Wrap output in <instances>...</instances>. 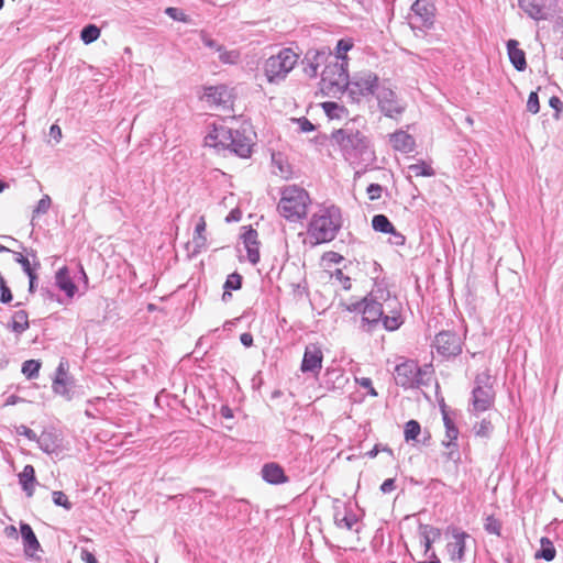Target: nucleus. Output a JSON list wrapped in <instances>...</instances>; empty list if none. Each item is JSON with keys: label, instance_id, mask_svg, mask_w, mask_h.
<instances>
[{"label": "nucleus", "instance_id": "f257e3e1", "mask_svg": "<svg viewBox=\"0 0 563 563\" xmlns=\"http://www.w3.org/2000/svg\"><path fill=\"white\" fill-rule=\"evenodd\" d=\"M331 142L338 146L343 159L352 168H371L376 162V153L365 130L357 129L355 121L331 133Z\"/></svg>", "mask_w": 563, "mask_h": 563}, {"label": "nucleus", "instance_id": "f03ea898", "mask_svg": "<svg viewBox=\"0 0 563 563\" xmlns=\"http://www.w3.org/2000/svg\"><path fill=\"white\" fill-rule=\"evenodd\" d=\"M389 299V291L383 288L372 290L368 295L357 301L340 302V307L344 311L361 313L360 329L372 334L380 324L384 306L383 301Z\"/></svg>", "mask_w": 563, "mask_h": 563}, {"label": "nucleus", "instance_id": "7ed1b4c3", "mask_svg": "<svg viewBox=\"0 0 563 563\" xmlns=\"http://www.w3.org/2000/svg\"><path fill=\"white\" fill-rule=\"evenodd\" d=\"M252 126L243 123L240 129H232L227 125H216L207 135L206 142L213 147L229 148L238 156L246 158L252 153L253 139Z\"/></svg>", "mask_w": 563, "mask_h": 563}, {"label": "nucleus", "instance_id": "20e7f679", "mask_svg": "<svg viewBox=\"0 0 563 563\" xmlns=\"http://www.w3.org/2000/svg\"><path fill=\"white\" fill-rule=\"evenodd\" d=\"M342 227V214L339 207L329 206L316 212L308 225V234L314 244L331 242Z\"/></svg>", "mask_w": 563, "mask_h": 563}, {"label": "nucleus", "instance_id": "39448f33", "mask_svg": "<svg viewBox=\"0 0 563 563\" xmlns=\"http://www.w3.org/2000/svg\"><path fill=\"white\" fill-rule=\"evenodd\" d=\"M309 203V194L301 187L290 185L282 190L277 209L282 217L296 222L306 218Z\"/></svg>", "mask_w": 563, "mask_h": 563}, {"label": "nucleus", "instance_id": "423d86ee", "mask_svg": "<svg viewBox=\"0 0 563 563\" xmlns=\"http://www.w3.org/2000/svg\"><path fill=\"white\" fill-rule=\"evenodd\" d=\"M400 362L395 366L394 378L398 386L409 389L420 386H427L433 374L432 365L420 367L413 360L405 357L399 358Z\"/></svg>", "mask_w": 563, "mask_h": 563}, {"label": "nucleus", "instance_id": "0eeeda50", "mask_svg": "<svg viewBox=\"0 0 563 563\" xmlns=\"http://www.w3.org/2000/svg\"><path fill=\"white\" fill-rule=\"evenodd\" d=\"M298 55L291 48H283L276 55L268 57L264 65V75L269 84L283 81L294 69Z\"/></svg>", "mask_w": 563, "mask_h": 563}, {"label": "nucleus", "instance_id": "6e6552de", "mask_svg": "<svg viewBox=\"0 0 563 563\" xmlns=\"http://www.w3.org/2000/svg\"><path fill=\"white\" fill-rule=\"evenodd\" d=\"M495 401V390L493 377L489 369H486L475 376L474 388L472 390L473 411L483 412L490 409Z\"/></svg>", "mask_w": 563, "mask_h": 563}, {"label": "nucleus", "instance_id": "1a4fd4ad", "mask_svg": "<svg viewBox=\"0 0 563 563\" xmlns=\"http://www.w3.org/2000/svg\"><path fill=\"white\" fill-rule=\"evenodd\" d=\"M379 78L371 70L356 73L349 79V85L344 90L354 102H360L361 98L373 96L378 90Z\"/></svg>", "mask_w": 563, "mask_h": 563}, {"label": "nucleus", "instance_id": "9d476101", "mask_svg": "<svg viewBox=\"0 0 563 563\" xmlns=\"http://www.w3.org/2000/svg\"><path fill=\"white\" fill-rule=\"evenodd\" d=\"M346 85H349L346 58H343V62L334 59L328 62V64L324 66L321 73L322 89H335V91H340L344 90Z\"/></svg>", "mask_w": 563, "mask_h": 563}, {"label": "nucleus", "instance_id": "9b49d317", "mask_svg": "<svg viewBox=\"0 0 563 563\" xmlns=\"http://www.w3.org/2000/svg\"><path fill=\"white\" fill-rule=\"evenodd\" d=\"M462 344L461 336L452 331L439 332L433 341L438 354L446 358L457 356L462 352Z\"/></svg>", "mask_w": 563, "mask_h": 563}, {"label": "nucleus", "instance_id": "f8f14e48", "mask_svg": "<svg viewBox=\"0 0 563 563\" xmlns=\"http://www.w3.org/2000/svg\"><path fill=\"white\" fill-rule=\"evenodd\" d=\"M378 108L388 118H395L405 111V106L389 88H382L376 95Z\"/></svg>", "mask_w": 563, "mask_h": 563}, {"label": "nucleus", "instance_id": "ddd939ff", "mask_svg": "<svg viewBox=\"0 0 563 563\" xmlns=\"http://www.w3.org/2000/svg\"><path fill=\"white\" fill-rule=\"evenodd\" d=\"M448 531L453 537V541L446 544L450 560L454 563H461L465 559L466 539L470 538V534L457 527H449Z\"/></svg>", "mask_w": 563, "mask_h": 563}, {"label": "nucleus", "instance_id": "4468645a", "mask_svg": "<svg viewBox=\"0 0 563 563\" xmlns=\"http://www.w3.org/2000/svg\"><path fill=\"white\" fill-rule=\"evenodd\" d=\"M38 448L46 454H57L63 449V439L54 428L45 429L35 441Z\"/></svg>", "mask_w": 563, "mask_h": 563}, {"label": "nucleus", "instance_id": "2eb2a0df", "mask_svg": "<svg viewBox=\"0 0 563 563\" xmlns=\"http://www.w3.org/2000/svg\"><path fill=\"white\" fill-rule=\"evenodd\" d=\"M323 354L317 344H309L305 349L300 369L302 373H319L322 367Z\"/></svg>", "mask_w": 563, "mask_h": 563}, {"label": "nucleus", "instance_id": "dca6fc26", "mask_svg": "<svg viewBox=\"0 0 563 563\" xmlns=\"http://www.w3.org/2000/svg\"><path fill=\"white\" fill-rule=\"evenodd\" d=\"M549 0H518L519 8L536 21L547 20L551 15Z\"/></svg>", "mask_w": 563, "mask_h": 563}, {"label": "nucleus", "instance_id": "f3484780", "mask_svg": "<svg viewBox=\"0 0 563 563\" xmlns=\"http://www.w3.org/2000/svg\"><path fill=\"white\" fill-rule=\"evenodd\" d=\"M411 10L422 27L431 29L433 26L435 7L432 0H416Z\"/></svg>", "mask_w": 563, "mask_h": 563}, {"label": "nucleus", "instance_id": "a211bd4d", "mask_svg": "<svg viewBox=\"0 0 563 563\" xmlns=\"http://www.w3.org/2000/svg\"><path fill=\"white\" fill-rule=\"evenodd\" d=\"M243 229L244 232L241 235V239L246 249L247 260L250 261L251 264L256 265L260 262V242L257 240V231L252 227H243Z\"/></svg>", "mask_w": 563, "mask_h": 563}, {"label": "nucleus", "instance_id": "6ab92c4d", "mask_svg": "<svg viewBox=\"0 0 563 563\" xmlns=\"http://www.w3.org/2000/svg\"><path fill=\"white\" fill-rule=\"evenodd\" d=\"M262 478L271 485H280L289 482L284 468L276 462L265 463L261 470Z\"/></svg>", "mask_w": 563, "mask_h": 563}, {"label": "nucleus", "instance_id": "aec40b11", "mask_svg": "<svg viewBox=\"0 0 563 563\" xmlns=\"http://www.w3.org/2000/svg\"><path fill=\"white\" fill-rule=\"evenodd\" d=\"M389 143L391 147L400 153H411L416 147L415 137L404 130H397L389 134Z\"/></svg>", "mask_w": 563, "mask_h": 563}, {"label": "nucleus", "instance_id": "412c9836", "mask_svg": "<svg viewBox=\"0 0 563 563\" xmlns=\"http://www.w3.org/2000/svg\"><path fill=\"white\" fill-rule=\"evenodd\" d=\"M20 533L23 543L24 554L29 558H33L34 554L41 550V544L29 523H20Z\"/></svg>", "mask_w": 563, "mask_h": 563}, {"label": "nucleus", "instance_id": "4be33fe9", "mask_svg": "<svg viewBox=\"0 0 563 563\" xmlns=\"http://www.w3.org/2000/svg\"><path fill=\"white\" fill-rule=\"evenodd\" d=\"M507 54L510 63L518 71H523L527 68L526 53L519 48V42L510 38L506 43Z\"/></svg>", "mask_w": 563, "mask_h": 563}, {"label": "nucleus", "instance_id": "5701e85b", "mask_svg": "<svg viewBox=\"0 0 563 563\" xmlns=\"http://www.w3.org/2000/svg\"><path fill=\"white\" fill-rule=\"evenodd\" d=\"M459 429L456 426L445 428V437L448 441H443V445L449 449V452L446 453V459L453 462H459L461 459V454L459 451L457 445V437H459Z\"/></svg>", "mask_w": 563, "mask_h": 563}, {"label": "nucleus", "instance_id": "b1692460", "mask_svg": "<svg viewBox=\"0 0 563 563\" xmlns=\"http://www.w3.org/2000/svg\"><path fill=\"white\" fill-rule=\"evenodd\" d=\"M329 57H332L329 55ZM328 58L327 54L324 52L309 51L306 56L305 60L307 62V65L303 68V71L307 76L310 78H314L318 75V68Z\"/></svg>", "mask_w": 563, "mask_h": 563}, {"label": "nucleus", "instance_id": "393cba45", "mask_svg": "<svg viewBox=\"0 0 563 563\" xmlns=\"http://www.w3.org/2000/svg\"><path fill=\"white\" fill-rule=\"evenodd\" d=\"M203 97L210 103L216 106L225 104L229 101L230 95L224 85L205 87Z\"/></svg>", "mask_w": 563, "mask_h": 563}, {"label": "nucleus", "instance_id": "a878e982", "mask_svg": "<svg viewBox=\"0 0 563 563\" xmlns=\"http://www.w3.org/2000/svg\"><path fill=\"white\" fill-rule=\"evenodd\" d=\"M55 284L68 298H73L75 296L77 286L69 276L67 267H62L57 271L55 275Z\"/></svg>", "mask_w": 563, "mask_h": 563}, {"label": "nucleus", "instance_id": "bb28decb", "mask_svg": "<svg viewBox=\"0 0 563 563\" xmlns=\"http://www.w3.org/2000/svg\"><path fill=\"white\" fill-rule=\"evenodd\" d=\"M19 484L27 497L33 496L35 485L37 484L33 465L27 464L23 467L22 472L19 474Z\"/></svg>", "mask_w": 563, "mask_h": 563}, {"label": "nucleus", "instance_id": "cd10ccee", "mask_svg": "<svg viewBox=\"0 0 563 563\" xmlns=\"http://www.w3.org/2000/svg\"><path fill=\"white\" fill-rule=\"evenodd\" d=\"M380 323L387 331H396L401 327L404 319L401 317L399 303H396L395 307H393L390 310H387V313L386 310H384Z\"/></svg>", "mask_w": 563, "mask_h": 563}, {"label": "nucleus", "instance_id": "c85d7f7f", "mask_svg": "<svg viewBox=\"0 0 563 563\" xmlns=\"http://www.w3.org/2000/svg\"><path fill=\"white\" fill-rule=\"evenodd\" d=\"M556 550L553 542L548 537L540 539V549L536 552V559H543L547 562L554 560Z\"/></svg>", "mask_w": 563, "mask_h": 563}, {"label": "nucleus", "instance_id": "c756f323", "mask_svg": "<svg viewBox=\"0 0 563 563\" xmlns=\"http://www.w3.org/2000/svg\"><path fill=\"white\" fill-rule=\"evenodd\" d=\"M29 314L25 310H18L12 316L11 329L13 332L21 334L29 329Z\"/></svg>", "mask_w": 563, "mask_h": 563}, {"label": "nucleus", "instance_id": "7c9ffc66", "mask_svg": "<svg viewBox=\"0 0 563 563\" xmlns=\"http://www.w3.org/2000/svg\"><path fill=\"white\" fill-rule=\"evenodd\" d=\"M356 522L357 517L352 510H345L342 516L340 511H336L334 514V523L338 528H345L347 530H352Z\"/></svg>", "mask_w": 563, "mask_h": 563}, {"label": "nucleus", "instance_id": "2f4dec72", "mask_svg": "<svg viewBox=\"0 0 563 563\" xmlns=\"http://www.w3.org/2000/svg\"><path fill=\"white\" fill-rule=\"evenodd\" d=\"M408 169V177H411V176H416V177H419V176H422V177H432L435 175V172L434 169L431 167V165L427 164L426 162L423 161H420L416 164H411L407 167Z\"/></svg>", "mask_w": 563, "mask_h": 563}, {"label": "nucleus", "instance_id": "473e14b6", "mask_svg": "<svg viewBox=\"0 0 563 563\" xmlns=\"http://www.w3.org/2000/svg\"><path fill=\"white\" fill-rule=\"evenodd\" d=\"M322 109L330 119H342L347 115V110L334 101L323 102Z\"/></svg>", "mask_w": 563, "mask_h": 563}, {"label": "nucleus", "instance_id": "72a5a7b5", "mask_svg": "<svg viewBox=\"0 0 563 563\" xmlns=\"http://www.w3.org/2000/svg\"><path fill=\"white\" fill-rule=\"evenodd\" d=\"M372 228L377 232L389 233L395 227L385 214H375L372 219Z\"/></svg>", "mask_w": 563, "mask_h": 563}, {"label": "nucleus", "instance_id": "f704fd0d", "mask_svg": "<svg viewBox=\"0 0 563 563\" xmlns=\"http://www.w3.org/2000/svg\"><path fill=\"white\" fill-rule=\"evenodd\" d=\"M100 36V29L95 24H88L82 27L80 38L85 44L93 43Z\"/></svg>", "mask_w": 563, "mask_h": 563}, {"label": "nucleus", "instance_id": "c9c22d12", "mask_svg": "<svg viewBox=\"0 0 563 563\" xmlns=\"http://www.w3.org/2000/svg\"><path fill=\"white\" fill-rule=\"evenodd\" d=\"M218 53H219V60L222 64L235 65L241 59V53L238 49L228 51V49H225L224 46H222V51H219Z\"/></svg>", "mask_w": 563, "mask_h": 563}, {"label": "nucleus", "instance_id": "e433bc0d", "mask_svg": "<svg viewBox=\"0 0 563 563\" xmlns=\"http://www.w3.org/2000/svg\"><path fill=\"white\" fill-rule=\"evenodd\" d=\"M421 432L420 423L417 420H409L405 424L404 435L407 442L417 441Z\"/></svg>", "mask_w": 563, "mask_h": 563}, {"label": "nucleus", "instance_id": "4c0bfd02", "mask_svg": "<svg viewBox=\"0 0 563 563\" xmlns=\"http://www.w3.org/2000/svg\"><path fill=\"white\" fill-rule=\"evenodd\" d=\"M353 47L351 38H341L336 43V54L332 57L334 60L343 62V58L347 59L346 53Z\"/></svg>", "mask_w": 563, "mask_h": 563}, {"label": "nucleus", "instance_id": "58836bf2", "mask_svg": "<svg viewBox=\"0 0 563 563\" xmlns=\"http://www.w3.org/2000/svg\"><path fill=\"white\" fill-rule=\"evenodd\" d=\"M70 385H71V382L68 378L54 379L52 387H53V390L55 394L64 396L67 399H70L71 398L70 388H69Z\"/></svg>", "mask_w": 563, "mask_h": 563}, {"label": "nucleus", "instance_id": "ea45409f", "mask_svg": "<svg viewBox=\"0 0 563 563\" xmlns=\"http://www.w3.org/2000/svg\"><path fill=\"white\" fill-rule=\"evenodd\" d=\"M41 363L36 360H27L22 364V373L26 378L32 379L38 376Z\"/></svg>", "mask_w": 563, "mask_h": 563}, {"label": "nucleus", "instance_id": "a19ab883", "mask_svg": "<svg viewBox=\"0 0 563 563\" xmlns=\"http://www.w3.org/2000/svg\"><path fill=\"white\" fill-rule=\"evenodd\" d=\"M501 522L499 519L495 518L493 515L487 516L484 522V529L489 534H495L500 537L501 534Z\"/></svg>", "mask_w": 563, "mask_h": 563}, {"label": "nucleus", "instance_id": "79ce46f5", "mask_svg": "<svg viewBox=\"0 0 563 563\" xmlns=\"http://www.w3.org/2000/svg\"><path fill=\"white\" fill-rule=\"evenodd\" d=\"M473 430L476 437L489 438L493 433L494 427L490 420L483 419L474 426Z\"/></svg>", "mask_w": 563, "mask_h": 563}, {"label": "nucleus", "instance_id": "37998d69", "mask_svg": "<svg viewBox=\"0 0 563 563\" xmlns=\"http://www.w3.org/2000/svg\"><path fill=\"white\" fill-rule=\"evenodd\" d=\"M15 262L21 265L23 272L29 276L30 274L36 273V268L40 267V262L35 261L34 265L31 264L30 260L21 253H15Z\"/></svg>", "mask_w": 563, "mask_h": 563}, {"label": "nucleus", "instance_id": "c03bdc74", "mask_svg": "<svg viewBox=\"0 0 563 563\" xmlns=\"http://www.w3.org/2000/svg\"><path fill=\"white\" fill-rule=\"evenodd\" d=\"M242 282L243 277L241 274H239L238 272L231 273L230 275H228L224 282L223 289L239 290L242 288Z\"/></svg>", "mask_w": 563, "mask_h": 563}, {"label": "nucleus", "instance_id": "a18cd8bd", "mask_svg": "<svg viewBox=\"0 0 563 563\" xmlns=\"http://www.w3.org/2000/svg\"><path fill=\"white\" fill-rule=\"evenodd\" d=\"M52 498H53V503L56 506L63 507L66 510H70L73 507V504L69 501L66 494L60 490L53 492Z\"/></svg>", "mask_w": 563, "mask_h": 563}, {"label": "nucleus", "instance_id": "49530a36", "mask_svg": "<svg viewBox=\"0 0 563 563\" xmlns=\"http://www.w3.org/2000/svg\"><path fill=\"white\" fill-rule=\"evenodd\" d=\"M13 299L11 289L7 285V282L2 274L0 273V302L1 303H10Z\"/></svg>", "mask_w": 563, "mask_h": 563}, {"label": "nucleus", "instance_id": "de8ad7c7", "mask_svg": "<svg viewBox=\"0 0 563 563\" xmlns=\"http://www.w3.org/2000/svg\"><path fill=\"white\" fill-rule=\"evenodd\" d=\"M419 531L421 537L430 536L431 540H438L441 538V529L430 526V525H420Z\"/></svg>", "mask_w": 563, "mask_h": 563}, {"label": "nucleus", "instance_id": "09e8293b", "mask_svg": "<svg viewBox=\"0 0 563 563\" xmlns=\"http://www.w3.org/2000/svg\"><path fill=\"white\" fill-rule=\"evenodd\" d=\"M165 13L175 21L185 22V23L188 22L187 14L178 8L168 7L165 9Z\"/></svg>", "mask_w": 563, "mask_h": 563}, {"label": "nucleus", "instance_id": "8fccbe9b", "mask_svg": "<svg viewBox=\"0 0 563 563\" xmlns=\"http://www.w3.org/2000/svg\"><path fill=\"white\" fill-rule=\"evenodd\" d=\"M527 110L532 114L540 111L539 96L536 91H531L527 100Z\"/></svg>", "mask_w": 563, "mask_h": 563}, {"label": "nucleus", "instance_id": "3c124183", "mask_svg": "<svg viewBox=\"0 0 563 563\" xmlns=\"http://www.w3.org/2000/svg\"><path fill=\"white\" fill-rule=\"evenodd\" d=\"M52 200L48 195H44L38 201L34 209V213L36 214H44L48 211L51 207Z\"/></svg>", "mask_w": 563, "mask_h": 563}, {"label": "nucleus", "instance_id": "603ef678", "mask_svg": "<svg viewBox=\"0 0 563 563\" xmlns=\"http://www.w3.org/2000/svg\"><path fill=\"white\" fill-rule=\"evenodd\" d=\"M15 432L19 435H23V437L27 438L30 441L37 440V434L32 429H30L29 427H26L24 424H20L18 427H15Z\"/></svg>", "mask_w": 563, "mask_h": 563}, {"label": "nucleus", "instance_id": "864d4df0", "mask_svg": "<svg viewBox=\"0 0 563 563\" xmlns=\"http://www.w3.org/2000/svg\"><path fill=\"white\" fill-rule=\"evenodd\" d=\"M366 191L369 200H377L382 196L383 187L379 184H371Z\"/></svg>", "mask_w": 563, "mask_h": 563}, {"label": "nucleus", "instance_id": "5fc2aeb1", "mask_svg": "<svg viewBox=\"0 0 563 563\" xmlns=\"http://www.w3.org/2000/svg\"><path fill=\"white\" fill-rule=\"evenodd\" d=\"M389 234L391 235L390 243L393 245L402 246L405 244V242H406L405 235L401 234L400 232L396 231L395 228H394V230H391V232H389Z\"/></svg>", "mask_w": 563, "mask_h": 563}, {"label": "nucleus", "instance_id": "6e6d98bb", "mask_svg": "<svg viewBox=\"0 0 563 563\" xmlns=\"http://www.w3.org/2000/svg\"><path fill=\"white\" fill-rule=\"evenodd\" d=\"M297 123L301 132H311L314 130V125L306 117L297 119Z\"/></svg>", "mask_w": 563, "mask_h": 563}, {"label": "nucleus", "instance_id": "4d7b16f0", "mask_svg": "<svg viewBox=\"0 0 563 563\" xmlns=\"http://www.w3.org/2000/svg\"><path fill=\"white\" fill-rule=\"evenodd\" d=\"M549 104L550 107L555 110V118L559 117V113L562 111L563 109V102L562 100L556 97V96H552L549 100Z\"/></svg>", "mask_w": 563, "mask_h": 563}, {"label": "nucleus", "instance_id": "13d9d810", "mask_svg": "<svg viewBox=\"0 0 563 563\" xmlns=\"http://www.w3.org/2000/svg\"><path fill=\"white\" fill-rule=\"evenodd\" d=\"M396 488V482L394 478H387L380 485V492L384 494L391 493Z\"/></svg>", "mask_w": 563, "mask_h": 563}, {"label": "nucleus", "instance_id": "bf43d9fd", "mask_svg": "<svg viewBox=\"0 0 563 563\" xmlns=\"http://www.w3.org/2000/svg\"><path fill=\"white\" fill-rule=\"evenodd\" d=\"M206 242H207V239L205 235H194V238H192V243L195 246L194 252L195 253L200 252V249L206 246Z\"/></svg>", "mask_w": 563, "mask_h": 563}, {"label": "nucleus", "instance_id": "052dcab7", "mask_svg": "<svg viewBox=\"0 0 563 563\" xmlns=\"http://www.w3.org/2000/svg\"><path fill=\"white\" fill-rule=\"evenodd\" d=\"M202 43L205 46H207L211 49H214L217 52L222 51L223 45L219 44L217 41H214L206 35L202 36Z\"/></svg>", "mask_w": 563, "mask_h": 563}, {"label": "nucleus", "instance_id": "680f3d73", "mask_svg": "<svg viewBox=\"0 0 563 563\" xmlns=\"http://www.w3.org/2000/svg\"><path fill=\"white\" fill-rule=\"evenodd\" d=\"M41 295L43 296L44 299H47L51 301L55 300V301L60 302L59 297L54 291H52L49 288L42 287Z\"/></svg>", "mask_w": 563, "mask_h": 563}, {"label": "nucleus", "instance_id": "e2e57ef3", "mask_svg": "<svg viewBox=\"0 0 563 563\" xmlns=\"http://www.w3.org/2000/svg\"><path fill=\"white\" fill-rule=\"evenodd\" d=\"M80 558L85 563H98L95 554L87 549H81Z\"/></svg>", "mask_w": 563, "mask_h": 563}, {"label": "nucleus", "instance_id": "0e129e2a", "mask_svg": "<svg viewBox=\"0 0 563 563\" xmlns=\"http://www.w3.org/2000/svg\"><path fill=\"white\" fill-rule=\"evenodd\" d=\"M335 277L340 279L342 283V286L345 290H349L351 288V278L345 276L342 271L338 269L335 273Z\"/></svg>", "mask_w": 563, "mask_h": 563}, {"label": "nucleus", "instance_id": "69168bd1", "mask_svg": "<svg viewBox=\"0 0 563 563\" xmlns=\"http://www.w3.org/2000/svg\"><path fill=\"white\" fill-rule=\"evenodd\" d=\"M360 385L364 388H368V393L369 395L372 396H377V393L375 390V388L373 387L372 385V380L371 378H367V377H363L361 380H360Z\"/></svg>", "mask_w": 563, "mask_h": 563}, {"label": "nucleus", "instance_id": "338daca9", "mask_svg": "<svg viewBox=\"0 0 563 563\" xmlns=\"http://www.w3.org/2000/svg\"><path fill=\"white\" fill-rule=\"evenodd\" d=\"M240 341L245 347L253 345V335L250 332H244L240 335Z\"/></svg>", "mask_w": 563, "mask_h": 563}, {"label": "nucleus", "instance_id": "774afa93", "mask_svg": "<svg viewBox=\"0 0 563 563\" xmlns=\"http://www.w3.org/2000/svg\"><path fill=\"white\" fill-rule=\"evenodd\" d=\"M241 216H242V213L239 209H233L227 216L225 221L227 222H238V221H240Z\"/></svg>", "mask_w": 563, "mask_h": 563}]
</instances>
